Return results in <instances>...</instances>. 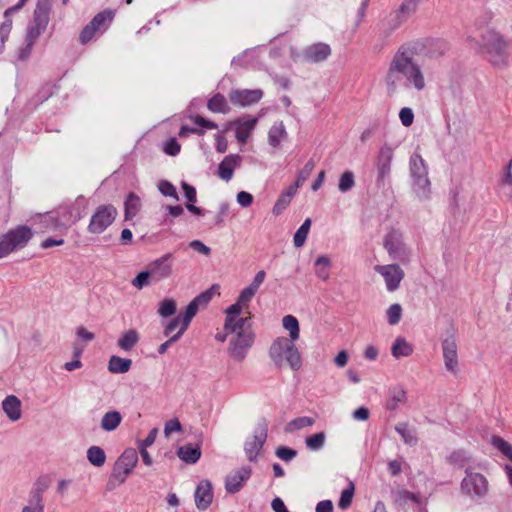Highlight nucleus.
Listing matches in <instances>:
<instances>
[{
	"mask_svg": "<svg viewBox=\"0 0 512 512\" xmlns=\"http://www.w3.org/2000/svg\"><path fill=\"white\" fill-rule=\"evenodd\" d=\"M425 48L430 49L432 56L442 55L448 49L446 42L435 39L417 40L402 45L394 54L384 78L389 95L395 94L401 87L416 92L426 88L423 68L416 59Z\"/></svg>",
	"mask_w": 512,
	"mask_h": 512,
	"instance_id": "f257e3e1",
	"label": "nucleus"
},
{
	"mask_svg": "<svg viewBox=\"0 0 512 512\" xmlns=\"http://www.w3.org/2000/svg\"><path fill=\"white\" fill-rule=\"evenodd\" d=\"M241 318L226 316L224 330L230 333L228 353L237 360L242 361L254 342L255 334L249 321L250 312Z\"/></svg>",
	"mask_w": 512,
	"mask_h": 512,
	"instance_id": "f03ea898",
	"label": "nucleus"
},
{
	"mask_svg": "<svg viewBox=\"0 0 512 512\" xmlns=\"http://www.w3.org/2000/svg\"><path fill=\"white\" fill-rule=\"evenodd\" d=\"M285 337L277 338L270 347V357L279 366L288 365L293 370L301 367V355L298 348Z\"/></svg>",
	"mask_w": 512,
	"mask_h": 512,
	"instance_id": "7ed1b4c3",
	"label": "nucleus"
},
{
	"mask_svg": "<svg viewBox=\"0 0 512 512\" xmlns=\"http://www.w3.org/2000/svg\"><path fill=\"white\" fill-rule=\"evenodd\" d=\"M409 172L412 179V189L417 198L420 200L428 199L431 190L428 167L421 155L416 152L410 156Z\"/></svg>",
	"mask_w": 512,
	"mask_h": 512,
	"instance_id": "20e7f679",
	"label": "nucleus"
},
{
	"mask_svg": "<svg viewBox=\"0 0 512 512\" xmlns=\"http://www.w3.org/2000/svg\"><path fill=\"white\" fill-rule=\"evenodd\" d=\"M32 237L31 228L25 225L9 230L0 237V259L7 257L16 249L24 248Z\"/></svg>",
	"mask_w": 512,
	"mask_h": 512,
	"instance_id": "39448f33",
	"label": "nucleus"
},
{
	"mask_svg": "<svg viewBox=\"0 0 512 512\" xmlns=\"http://www.w3.org/2000/svg\"><path fill=\"white\" fill-rule=\"evenodd\" d=\"M384 248L389 257L401 263H408L412 255V249L405 242L403 233L397 229L390 230L384 238Z\"/></svg>",
	"mask_w": 512,
	"mask_h": 512,
	"instance_id": "423d86ee",
	"label": "nucleus"
},
{
	"mask_svg": "<svg viewBox=\"0 0 512 512\" xmlns=\"http://www.w3.org/2000/svg\"><path fill=\"white\" fill-rule=\"evenodd\" d=\"M512 41L506 36L497 34L487 46V56L489 62L498 68L507 67L509 64L510 50Z\"/></svg>",
	"mask_w": 512,
	"mask_h": 512,
	"instance_id": "0eeeda50",
	"label": "nucleus"
},
{
	"mask_svg": "<svg viewBox=\"0 0 512 512\" xmlns=\"http://www.w3.org/2000/svg\"><path fill=\"white\" fill-rule=\"evenodd\" d=\"M117 210L113 205H101L93 213L87 227L89 233L100 234L104 232L116 219Z\"/></svg>",
	"mask_w": 512,
	"mask_h": 512,
	"instance_id": "6e6552de",
	"label": "nucleus"
},
{
	"mask_svg": "<svg viewBox=\"0 0 512 512\" xmlns=\"http://www.w3.org/2000/svg\"><path fill=\"white\" fill-rule=\"evenodd\" d=\"M394 150L395 148L388 143H384L380 146L374 162L377 183H384L389 178L394 158Z\"/></svg>",
	"mask_w": 512,
	"mask_h": 512,
	"instance_id": "1a4fd4ad",
	"label": "nucleus"
},
{
	"mask_svg": "<svg viewBox=\"0 0 512 512\" xmlns=\"http://www.w3.org/2000/svg\"><path fill=\"white\" fill-rule=\"evenodd\" d=\"M374 270L383 278L385 288L388 292L398 290L405 277L404 270L396 263L376 265Z\"/></svg>",
	"mask_w": 512,
	"mask_h": 512,
	"instance_id": "9d476101",
	"label": "nucleus"
},
{
	"mask_svg": "<svg viewBox=\"0 0 512 512\" xmlns=\"http://www.w3.org/2000/svg\"><path fill=\"white\" fill-rule=\"evenodd\" d=\"M461 491L470 497H483L488 491V481L482 474L467 470L461 482Z\"/></svg>",
	"mask_w": 512,
	"mask_h": 512,
	"instance_id": "9b49d317",
	"label": "nucleus"
},
{
	"mask_svg": "<svg viewBox=\"0 0 512 512\" xmlns=\"http://www.w3.org/2000/svg\"><path fill=\"white\" fill-rule=\"evenodd\" d=\"M173 254L166 253L163 256L151 261L147 269L151 274V280L154 282L163 281L173 274Z\"/></svg>",
	"mask_w": 512,
	"mask_h": 512,
	"instance_id": "f8f14e48",
	"label": "nucleus"
},
{
	"mask_svg": "<svg viewBox=\"0 0 512 512\" xmlns=\"http://www.w3.org/2000/svg\"><path fill=\"white\" fill-rule=\"evenodd\" d=\"M138 462V453L135 449H126L116 462L113 475L119 482H124L133 471Z\"/></svg>",
	"mask_w": 512,
	"mask_h": 512,
	"instance_id": "ddd939ff",
	"label": "nucleus"
},
{
	"mask_svg": "<svg viewBox=\"0 0 512 512\" xmlns=\"http://www.w3.org/2000/svg\"><path fill=\"white\" fill-rule=\"evenodd\" d=\"M267 438V425L265 422L260 424L255 434L249 437L244 445V450L249 461H255L259 456L261 449Z\"/></svg>",
	"mask_w": 512,
	"mask_h": 512,
	"instance_id": "4468645a",
	"label": "nucleus"
},
{
	"mask_svg": "<svg viewBox=\"0 0 512 512\" xmlns=\"http://www.w3.org/2000/svg\"><path fill=\"white\" fill-rule=\"evenodd\" d=\"M261 89H234L229 93V99L232 104L246 107L257 104L263 97Z\"/></svg>",
	"mask_w": 512,
	"mask_h": 512,
	"instance_id": "2eb2a0df",
	"label": "nucleus"
},
{
	"mask_svg": "<svg viewBox=\"0 0 512 512\" xmlns=\"http://www.w3.org/2000/svg\"><path fill=\"white\" fill-rule=\"evenodd\" d=\"M442 351L446 370L456 374L458 372V348L454 336H448L442 341Z\"/></svg>",
	"mask_w": 512,
	"mask_h": 512,
	"instance_id": "dca6fc26",
	"label": "nucleus"
},
{
	"mask_svg": "<svg viewBox=\"0 0 512 512\" xmlns=\"http://www.w3.org/2000/svg\"><path fill=\"white\" fill-rule=\"evenodd\" d=\"M257 123L258 118L249 115L239 117L231 122V125L235 126V137L240 144L247 142Z\"/></svg>",
	"mask_w": 512,
	"mask_h": 512,
	"instance_id": "f3484780",
	"label": "nucleus"
},
{
	"mask_svg": "<svg viewBox=\"0 0 512 512\" xmlns=\"http://www.w3.org/2000/svg\"><path fill=\"white\" fill-rule=\"evenodd\" d=\"M331 55V48L325 43H314L303 51V58L309 63H320Z\"/></svg>",
	"mask_w": 512,
	"mask_h": 512,
	"instance_id": "a211bd4d",
	"label": "nucleus"
},
{
	"mask_svg": "<svg viewBox=\"0 0 512 512\" xmlns=\"http://www.w3.org/2000/svg\"><path fill=\"white\" fill-rule=\"evenodd\" d=\"M252 470L250 467H242L229 474L225 480V489L229 493H236L243 484L250 478Z\"/></svg>",
	"mask_w": 512,
	"mask_h": 512,
	"instance_id": "6ab92c4d",
	"label": "nucleus"
},
{
	"mask_svg": "<svg viewBox=\"0 0 512 512\" xmlns=\"http://www.w3.org/2000/svg\"><path fill=\"white\" fill-rule=\"evenodd\" d=\"M212 484L208 480H202L196 487L194 498L199 510H206L213 501Z\"/></svg>",
	"mask_w": 512,
	"mask_h": 512,
	"instance_id": "aec40b11",
	"label": "nucleus"
},
{
	"mask_svg": "<svg viewBox=\"0 0 512 512\" xmlns=\"http://www.w3.org/2000/svg\"><path fill=\"white\" fill-rule=\"evenodd\" d=\"M27 1L28 0H19V2L16 5L8 8L4 12L5 20L0 25V53L3 52L4 46H5V42L7 41L8 37L10 35V32L12 30V20L9 19V16L11 14H13L14 12H17L20 9H22L25 6V4L27 3Z\"/></svg>",
	"mask_w": 512,
	"mask_h": 512,
	"instance_id": "412c9836",
	"label": "nucleus"
},
{
	"mask_svg": "<svg viewBox=\"0 0 512 512\" xmlns=\"http://www.w3.org/2000/svg\"><path fill=\"white\" fill-rule=\"evenodd\" d=\"M241 164V156L238 154L227 155L218 166V176L224 181L232 179L234 170Z\"/></svg>",
	"mask_w": 512,
	"mask_h": 512,
	"instance_id": "4be33fe9",
	"label": "nucleus"
},
{
	"mask_svg": "<svg viewBox=\"0 0 512 512\" xmlns=\"http://www.w3.org/2000/svg\"><path fill=\"white\" fill-rule=\"evenodd\" d=\"M256 290L252 289L250 286L244 288L238 299L237 302L231 305L226 310V316H231L233 318H240L239 315L242 312V309L247 306V304L252 300L254 295L256 294Z\"/></svg>",
	"mask_w": 512,
	"mask_h": 512,
	"instance_id": "5701e85b",
	"label": "nucleus"
},
{
	"mask_svg": "<svg viewBox=\"0 0 512 512\" xmlns=\"http://www.w3.org/2000/svg\"><path fill=\"white\" fill-rule=\"evenodd\" d=\"M393 502L399 507H408L411 504L419 505L421 503L420 495L412 493L405 489L393 490L391 493Z\"/></svg>",
	"mask_w": 512,
	"mask_h": 512,
	"instance_id": "b1692460",
	"label": "nucleus"
},
{
	"mask_svg": "<svg viewBox=\"0 0 512 512\" xmlns=\"http://www.w3.org/2000/svg\"><path fill=\"white\" fill-rule=\"evenodd\" d=\"M46 28L47 27H45V26H40V25H37L34 23L28 28L27 35H26V46L24 49H22L20 51V54H19V58L21 60H25L29 56L34 43L39 38V36L42 33H44Z\"/></svg>",
	"mask_w": 512,
	"mask_h": 512,
	"instance_id": "393cba45",
	"label": "nucleus"
},
{
	"mask_svg": "<svg viewBox=\"0 0 512 512\" xmlns=\"http://www.w3.org/2000/svg\"><path fill=\"white\" fill-rule=\"evenodd\" d=\"M116 11L113 9H106L97 13L90 21L91 24L99 31L100 34L104 33L112 24L115 18Z\"/></svg>",
	"mask_w": 512,
	"mask_h": 512,
	"instance_id": "a878e982",
	"label": "nucleus"
},
{
	"mask_svg": "<svg viewBox=\"0 0 512 512\" xmlns=\"http://www.w3.org/2000/svg\"><path fill=\"white\" fill-rule=\"evenodd\" d=\"M2 408L11 421L21 418V401L16 396H7L2 402Z\"/></svg>",
	"mask_w": 512,
	"mask_h": 512,
	"instance_id": "bb28decb",
	"label": "nucleus"
},
{
	"mask_svg": "<svg viewBox=\"0 0 512 512\" xmlns=\"http://www.w3.org/2000/svg\"><path fill=\"white\" fill-rule=\"evenodd\" d=\"M43 491L41 487L33 488L29 494V503L23 507L22 512H44Z\"/></svg>",
	"mask_w": 512,
	"mask_h": 512,
	"instance_id": "cd10ccee",
	"label": "nucleus"
},
{
	"mask_svg": "<svg viewBox=\"0 0 512 512\" xmlns=\"http://www.w3.org/2000/svg\"><path fill=\"white\" fill-rule=\"evenodd\" d=\"M51 11L50 0H38L36 8L34 10L33 23L47 27L49 23V15Z\"/></svg>",
	"mask_w": 512,
	"mask_h": 512,
	"instance_id": "c85d7f7f",
	"label": "nucleus"
},
{
	"mask_svg": "<svg viewBox=\"0 0 512 512\" xmlns=\"http://www.w3.org/2000/svg\"><path fill=\"white\" fill-rule=\"evenodd\" d=\"M413 350V345L401 336L397 337L391 346V354L396 359L410 356Z\"/></svg>",
	"mask_w": 512,
	"mask_h": 512,
	"instance_id": "c756f323",
	"label": "nucleus"
},
{
	"mask_svg": "<svg viewBox=\"0 0 512 512\" xmlns=\"http://www.w3.org/2000/svg\"><path fill=\"white\" fill-rule=\"evenodd\" d=\"M177 455L185 463L195 464L201 457V450L197 446L187 444L178 448Z\"/></svg>",
	"mask_w": 512,
	"mask_h": 512,
	"instance_id": "7c9ffc66",
	"label": "nucleus"
},
{
	"mask_svg": "<svg viewBox=\"0 0 512 512\" xmlns=\"http://www.w3.org/2000/svg\"><path fill=\"white\" fill-rule=\"evenodd\" d=\"M122 419L123 417L119 411H109L103 415L100 426L104 431L111 432L118 428Z\"/></svg>",
	"mask_w": 512,
	"mask_h": 512,
	"instance_id": "2f4dec72",
	"label": "nucleus"
},
{
	"mask_svg": "<svg viewBox=\"0 0 512 512\" xmlns=\"http://www.w3.org/2000/svg\"><path fill=\"white\" fill-rule=\"evenodd\" d=\"M296 192L297 190H295V187L291 186L284 190L278 197L275 205L273 206V214L280 215L288 207Z\"/></svg>",
	"mask_w": 512,
	"mask_h": 512,
	"instance_id": "473e14b6",
	"label": "nucleus"
},
{
	"mask_svg": "<svg viewBox=\"0 0 512 512\" xmlns=\"http://www.w3.org/2000/svg\"><path fill=\"white\" fill-rule=\"evenodd\" d=\"M408 19L398 10H392L383 20V24L389 32L400 28Z\"/></svg>",
	"mask_w": 512,
	"mask_h": 512,
	"instance_id": "72a5a7b5",
	"label": "nucleus"
},
{
	"mask_svg": "<svg viewBox=\"0 0 512 512\" xmlns=\"http://www.w3.org/2000/svg\"><path fill=\"white\" fill-rule=\"evenodd\" d=\"M132 365L131 359L121 358L113 355L108 362V370L114 374H123L129 371Z\"/></svg>",
	"mask_w": 512,
	"mask_h": 512,
	"instance_id": "f704fd0d",
	"label": "nucleus"
},
{
	"mask_svg": "<svg viewBox=\"0 0 512 512\" xmlns=\"http://www.w3.org/2000/svg\"><path fill=\"white\" fill-rule=\"evenodd\" d=\"M139 339V333L134 329H130L120 336L117 344L121 350L130 351L134 346H136Z\"/></svg>",
	"mask_w": 512,
	"mask_h": 512,
	"instance_id": "c9c22d12",
	"label": "nucleus"
},
{
	"mask_svg": "<svg viewBox=\"0 0 512 512\" xmlns=\"http://www.w3.org/2000/svg\"><path fill=\"white\" fill-rule=\"evenodd\" d=\"M207 107L211 112L226 114L230 111V107L227 103L226 98L216 93L212 98L208 100Z\"/></svg>",
	"mask_w": 512,
	"mask_h": 512,
	"instance_id": "e433bc0d",
	"label": "nucleus"
},
{
	"mask_svg": "<svg viewBox=\"0 0 512 512\" xmlns=\"http://www.w3.org/2000/svg\"><path fill=\"white\" fill-rule=\"evenodd\" d=\"M70 218L65 221H60L53 213H46L40 216V223L44 230H55L66 227Z\"/></svg>",
	"mask_w": 512,
	"mask_h": 512,
	"instance_id": "4c0bfd02",
	"label": "nucleus"
},
{
	"mask_svg": "<svg viewBox=\"0 0 512 512\" xmlns=\"http://www.w3.org/2000/svg\"><path fill=\"white\" fill-rule=\"evenodd\" d=\"M141 201L134 193H130L125 201V219L130 220L140 210Z\"/></svg>",
	"mask_w": 512,
	"mask_h": 512,
	"instance_id": "58836bf2",
	"label": "nucleus"
},
{
	"mask_svg": "<svg viewBox=\"0 0 512 512\" xmlns=\"http://www.w3.org/2000/svg\"><path fill=\"white\" fill-rule=\"evenodd\" d=\"M283 327L289 331V340L296 341L300 335L299 322L296 317L286 315L282 319Z\"/></svg>",
	"mask_w": 512,
	"mask_h": 512,
	"instance_id": "ea45409f",
	"label": "nucleus"
},
{
	"mask_svg": "<svg viewBox=\"0 0 512 512\" xmlns=\"http://www.w3.org/2000/svg\"><path fill=\"white\" fill-rule=\"evenodd\" d=\"M314 423L315 420L312 417H298L287 423V425L285 426V432L291 433L297 430H301L303 428L313 426Z\"/></svg>",
	"mask_w": 512,
	"mask_h": 512,
	"instance_id": "a19ab883",
	"label": "nucleus"
},
{
	"mask_svg": "<svg viewBox=\"0 0 512 512\" xmlns=\"http://www.w3.org/2000/svg\"><path fill=\"white\" fill-rule=\"evenodd\" d=\"M87 459L93 466L101 467L105 464L106 454L101 447L91 446L87 450Z\"/></svg>",
	"mask_w": 512,
	"mask_h": 512,
	"instance_id": "79ce46f5",
	"label": "nucleus"
},
{
	"mask_svg": "<svg viewBox=\"0 0 512 512\" xmlns=\"http://www.w3.org/2000/svg\"><path fill=\"white\" fill-rule=\"evenodd\" d=\"M198 308L199 305L193 300L187 305L185 313L181 315L182 326L179 329L180 334H184L185 331L188 329L192 319L194 318L198 311Z\"/></svg>",
	"mask_w": 512,
	"mask_h": 512,
	"instance_id": "37998d69",
	"label": "nucleus"
},
{
	"mask_svg": "<svg viewBox=\"0 0 512 512\" xmlns=\"http://www.w3.org/2000/svg\"><path fill=\"white\" fill-rule=\"evenodd\" d=\"M330 260L326 256H320L315 261V273L323 281L329 278Z\"/></svg>",
	"mask_w": 512,
	"mask_h": 512,
	"instance_id": "c03bdc74",
	"label": "nucleus"
},
{
	"mask_svg": "<svg viewBox=\"0 0 512 512\" xmlns=\"http://www.w3.org/2000/svg\"><path fill=\"white\" fill-rule=\"evenodd\" d=\"M315 168V162L313 159H310L306 162L304 167L298 172L296 181L291 187H295V190H298L300 186H302L306 180L310 177L311 173Z\"/></svg>",
	"mask_w": 512,
	"mask_h": 512,
	"instance_id": "a18cd8bd",
	"label": "nucleus"
},
{
	"mask_svg": "<svg viewBox=\"0 0 512 512\" xmlns=\"http://www.w3.org/2000/svg\"><path fill=\"white\" fill-rule=\"evenodd\" d=\"M285 135L286 131L282 123L273 125L268 133L269 144L273 147H278Z\"/></svg>",
	"mask_w": 512,
	"mask_h": 512,
	"instance_id": "49530a36",
	"label": "nucleus"
},
{
	"mask_svg": "<svg viewBox=\"0 0 512 512\" xmlns=\"http://www.w3.org/2000/svg\"><path fill=\"white\" fill-rule=\"evenodd\" d=\"M396 432L401 436L403 441L408 445H414L417 442L415 431L406 423H398L395 427Z\"/></svg>",
	"mask_w": 512,
	"mask_h": 512,
	"instance_id": "de8ad7c7",
	"label": "nucleus"
},
{
	"mask_svg": "<svg viewBox=\"0 0 512 512\" xmlns=\"http://www.w3.org/2000/svg\"><path fill=\"white\" fill-rule=\"evenodd\" d=\"M311 227V219L307 218L298 228L293 237L295 247H302L307 239Z\"/></svg>",
	"mask_w": 512,
	"mask_h": 512,
	"instance_id": "09e8293b",
	"label": "nucleus"
},
{
	"mask_svg": "<svg viewBox=\"0 0 512 512\" xmlns=\"http://www.w3.org/2000/svg\"><path fill=\"white\" fill-rule=\"evenodd\" d=\"M402 307L398 303L390 305L386 311L387 321L390 325H396L402 318Z\"/></svg>",
	"mask_w": 512,
	"mask_h": 512,
	"instance_id": "8fccbe9b",
	"label": "nucleus"
},
{
	"mask_svg": "<svg viewBox=\"0 0 512 512\" xmlns=\"http://www.w3.org/2000/svg\"><path fill=\"white\" fill-rule=\"evenodd\" d=\"M176 312V302L174 299L168 298L164 299L160 302L159 308H158V314L161 317H170L174 315Z\"/></svg>",
	"mask_w": 512,
	"mask_h": 512,
	"instance_id": "3c124183",
	"label": "nucleus"
},
{
	"mask_svg": "<svg viewBox=\"0 0 512 512\" xmlns=\"http://www.w3.org/2000/svg\"><path fill=\"white\" fill-rule=\"evenodd\" d=\"M325 439V433L319 432L307 437L305 443L310 450H318L324 446Z\"/></svg>",
	"mask_w": 512,
	"mask_h": 512,
	"instance_id": "603ef678",
	"label": "nucleus"
},
{
	"mask_svg": "<svg viewBox=\"0 0 512 512\" xmlns=\"http://www.w3.org/2000/svg\"><path fill=\"white\" fill-rule=\"evenodd\" d=\"M422 0H403L399 5L398 10L407 18L413 15Z\"/></svg>",
	"mask_w": 512,
	"mask_h": 512,
	"instance_id": "864d4df0",
	"label": "nucleus"
},
{
	"mask_svg": "<svg viewBox=\"0 0 512 512\" xmlns=\"http://www.w3.org/2000/svg\"><path fill=\"white\" fill-rule=\"evenodd\" d=\"M406 401V392L399 388L395 389L391 393V397L387 403V407L390 410H395L400 403H404Z\"/></svg>",
	"mask_w": 512,
	"mask_h": 512,
	"instance_id": "5fc2aeb1",
	"label": "nucleus"
},
{
	"mask_svg": "<svg viewBox=\"0 0 512 512\" xmlns=\"http://www.w3.org/2000/svg\"><path fill=\"white\" fill-rule=\"evenodd\" d=\"M492 445L499 450L507 458L512 455V445L499 436H493L491 439Z\"/></svg>",
	"mask_w": 512,
	"mask_h": 512,
	"instance_id": "6e6d98bb",
	"label": "nucleus"
},
{
	"mask_svg": "<svg viewBox=\"0 0 512 512\" xmlns=\"http://www.w3.org/2000/svg\"><path fill=\"white\" fill-rule=\"evenodd\" d=\"M99 31L90 22L82 29L79 35L81 44L89 43Z\"/></svg>",
	"mask_w": 512,
	"mask_h": 512,
	"instance_id": "4d7b16f0",
	"label": "nucleus"
},
{
	"mask_svg": "<svg viewBox=\"0 0 512 512\" xmlns=\"http://www.w3.org/2000/svg\"><path fill=\"white\" fill-rule=\"evenodd\" d=\"M191 121L197 126L196 128H200L204 131V129H217L218 125L201 115H195L190 117Z\"/></svg>",
	"mask_w": 512,
	"mask_h": 512,
	"instance_id": "13d9d810",
	"label": "nucleus"
},
{
	"mask_svg": "<svg viewBox=\"0 0 512 512\" xmlns=\"http://www.w3.org/2000/svg\"><path fill=\"white\" fill-rule=\"evenodd\" d=\"M149 279H151V274L148 269L145 271H141L137 274V276L132 280V285L137 289H142L143 287L149 285Z\"/></svg>",
	"mask_w": 512,
	"mask_h": 512,
	"instance_id": "bf43d9fd",
	"label": "nucleus"
},
{
	"mask_svg": "<svg viewBox=\"0 0 512 512\" xmlns=\"http://www.w3.org/2000/svg\"><path fill=\"white\" fill-rule=\"evenodd\" d=\"M352 504V482L348 485V487L342 492L340 500L338 502V507L340 509H347Z\"/></svg>",
	"mask_w": 512,
	"mask_h": 512,
	"instance_id": "052dcab7",
	"label": "nucleus"
},
{
	"mask_svg": "<svg viewBox=\"0 0 512 512\" xmlns=\"http://www.w3.org/2000/svg\"><path fill=\"white\" fill-rule=\"evenodd\" d=\"M399 118L403 126H411L414 122L413 110L409 107L402 108L399 112Z\"/></svg>",
	"mask_w": 512,
	"mask_h": 512,
	"instance_id": "680f3d73",
	"label": "nucleus"
},
{
	"mask_svg": "<svg viewBox=\"0 0 512 512\" xmlns=\"http://www.w3.org/2000/svg\"><path fill=\"white\" fill-rule=\"evenodd\" d=\"M159 191L164 195V196H169V197H172L174 198L175 200H178V194L176 192V188L174 187V185L168 181H161L159 183Z\"/></svg>",
	"mask_w": 512,
	"mask_h": 512,
	"instance_id": "e2e57ef3",
	"label": "nucleus"
},
{
	"mask_svg": "<svg viewBox=\"0 0 512 512\" xmlns=\"http://www.w3.org/2000/svg\"><path fill=\"white\" fill-rule=\"evenodd\" d=\"M181 150V145L177 142L175 138H171L168 140L163 148V151L170 156H176L179 154Z\"/></svg>",
	"mask_w": 512,
	"mask_h": 512,
	"instance_id": "0e129e2a",
	"label": "nucleus"
},
{
	"mask_svg": "<svg viewBox=\"0 0 512 512\" xmlns=\"http://www.w3.org/2000/svg\"><path fill=\"white\" fill-rule=\"evenodd\" d=\"M276 455L283 461H290L296 457L297 452L291 448L281 446L276 449Z\"/></svg>",
	"mask_w": 512,
	"mask_h": 512,
	"instance_id": "69168bd1",
	"label": "nucleus"
},
{
	"mask_svg": "<svg viewBox=\"0 0 512 512\" xmlns=\"http://www.w3.org/2000/svg\"><path fill=\"white\" fill-rule=\"evenodd\" d=\"M182 326V319H181V315H178L176 317H174L173 319H171L169 321V323L165 326L164 328V335L165 336H172V332L178 328V330L180 329V327Z\"/></svg>",
	"mask_w": 512,
	"mask_h": 512,
	"instance_id": "338daca9",
	"label": "nucleus"
},
{
	"mask_svg": "<svg viewBox=\"0 0 512 512\" xmlns=\"http://www.w3.org/2000/svg\"><path fill=\"white\" fill-rule=\"evenodd\" d=\"M236 200L241 207H249L253 202V196L249 192L240 191L236 196Z\"/></svg>",
	"mask_w": 512,
	"mask_h": 512,
	"instance_id": "774afa93",
	"label": "nucleus"
}]
</instances>
